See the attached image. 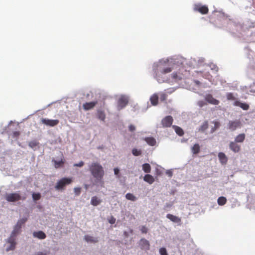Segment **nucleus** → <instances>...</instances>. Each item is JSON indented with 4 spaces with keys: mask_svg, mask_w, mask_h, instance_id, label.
Listing matches in <instances>:
<instances>
[{
    "mask_svg": "<svg viewBox=\"0 0 255 255\" xmlns=\"http://www.w3.org/2000/svg\"><path fill=\"white\" fill-rule=\"evenodd\" d=\"M89 170L92 176L96 179V181L99 182L103 186L104 183L103 178L105 172L102 165L97 162L92 163L89 166Z\"/></svg>",
    "mask_w": 255,
    "mask_h": 255,
    "instance_id": "f257e3e1",
    "label": "nucleus"
},
{
    "mask_svg": "<svg viewBox=\"0 0 255 255\" xmlns=\"http://www.w3.org/2000/svg\"><path fill=\"white\" fill-rule=\"evenodd\" d=\"M154 70L155 73V78L159 82L161 83L164 82V80L160 79L159 72H160L161 74H167L171 72L172 70V68L170 67L162 68L160 65H158L156 64L154 66Z\"/></svg>",
    "mask_w": 255,
    "mask_h": 255,
    "instance_id": "f03ea898",
    "label": "nucleus"
},
{
    "mask_svg": "<svg viewBox=\"0 0 255 255\" xmlns=\"http://www.w3.org/2000/svg\"><path fill=\"white\" fill-rule=\"evenodd\" d=\"M72 181V178H62L57 182L55 188L58 190H64V187L66 185L70 184Z\"/></svg>",
    "mask_w": 255,
    "mask_h": 255,
    "instance_id": "7ed1b4c3",
    "label": "nucleus"
},
{
    "mask_svg": "<svg viewBox=\"0 0 255 255\" xmlns=\"http://www.w3.org/2000/svg\"><path fill=\"white\" fill-rule=\"evenodd\" d=\"M25 199V197L22 198L20 194L17 193H9L5 196L6 200L10 202H16L20 200H24Z\"/></svg>",
    "mask_w": 255,
    "mask_h": 255,
    "instance_id": "20e7f679",
    "label": "nucleus"
},
{
    "mask_svg": "<svg viewBox=\"0 0 255 255\" xmlns=\"http://www.w3.org/2000/svg\"><path fill=\"white\" fill-rule=\"evenodd\" d=\"M242 125L240 120L230 121L228 124V128L232 131L235 130L238 128H241Z\"/></svg>",
    "mask_w": 255,
    "mask_h": 255,
    "instance_id": "39448f33",
    "label": "nucleus"
},
{
    "mask_svg": "<svg viewBox=\"0 0 255 255\" xmlns=\"http://www.w3.org/2000/svg\"><path fill=\"white\" fill-rule=\"evenodd\" d=\"M42 124L49 127H54L57 126L59 121L58 120H50L47 119H42L41 120Z\"/></svg>",
    "mask_w": 255,
    "mask_h": 255,
    "instance_id": "423d86ee",
    "label": "nucleus"
},
{
    "mask_svg": "<svg viewBox=\"0 0 255 255\" xmlns=\"http://www.w3.org/2000/svg\"><path fill=\"white\" fill-rule=\"evenodd\" d=\"M195 11H198L202 14H205L208 13L209 9L206 5H202L200 4H196L194 6Z\"/></svg>",
    "mask_w": 255,
    "mask_h": 255,
    "instance_id": "0eeeda50",
    "label": "nucleus"
},
{
    "mask_svg": "<svg viewBox=\"0 0 255 255\" xmlns=\"http://www.w3.org/2000/svg\"><path fill=\"white\" fill-rule=\"evenodd\" d=\"M173 121V120L172 117L170 116H168L162 119L161 121V124L162 125L163 127H170L172 125Z\"/></svg>",
    "mask_w": 255,
    "mask_h": 255,
    "instance_id": "6e6552de",
    "label": "nucleus"
},
{
    "mask_svg": "<svg viewBox=\"0 0 255 255\" xmlns=\"http://www.w3.org/2000/svg\"><path fill=\"white\" fill-rule=\"evenodd\" d=\"M230 149L235 153L239 152L241 150V146L236 141H231L229 144Z\"/></svg>",
    "mask_w": 255,
    "mask_h": 255,
    "instance_id": "1a4fd4ad",
    "label": "nucleus"
},
{
    "mask_svg": "<svg viewBox=\"0 0 255 255\" xmlns=\"http://www.w3.org/2000/svg\"><path fill=\"white\" fill-rule=\"evenodd\" d=\"M139 245L140 247V248L142 250H149V248H150L149 243L147 240H146L145 239H141L139 241Z\"/></svg>",
    "mask_w": 255,
    "mask_h": 255,
    "instance_id": "9d476101",
    "label": "nucleus"
},
{
    "mask_svg": "<svg viewBox=\"0 0 255 255\" xmlns=\"http://www.w3.org/2000/svg\"><path fill=\"white\" fill-rule=\"evenodd\" d=\"M7 242L9 243L10 245L6 249V251L8 252L9 251L14 250L16 245L15 238H9L7 239Z\"/></svg>",
    "mask_w": 255,
    "mask_h": 255,
    "instance_id": "9b49d317",
    "label": "nucleus"
},
{
    "mask_svg": "<svg viewBox=\"0 0 255 255\" xmlns=\"http://www.w3.org/2000/svg\"><path fill=\"white\" fill-rule=\"evenodd\" d=\"M166 217H167V218L169 219L171 221L173 222V223H177L179 225L181 224V218L177 216H174L171 214H168L166 215Z\"/></svg>",
    "mask_w": 255,
    "mask_h": 255,
    "instance_id": "f8f14e48",
    "label": "nucleus"
},
{
    "mask_svg": "<svg viewBox=\"0 0 255 255\" xmlns=\"http://www.w3.org/2000/svg\"><path fill=\"white\" fill-rule=\"evenodd\" d=\"M97 103V101L85 103L83 105V108L86 111L90 110L93 109Z\"/></svg>",
    "mask_w": 255,
    "mask_h": 255,
    "instance_id": "ddd939ff",
    "label": "nucleus"
},
{
    "mask_svg": "<svg viewBox=\"0 0 255 255\" xmlns=\"http://www.w3.org/2000/svg\"><path fill=\"white\" fill-rule=\"evenodd\" d=\"M128 99L125 97H121L118 100V106L121 109H122L126 106L128 103Z\"/></svg>",
    "mask_w": 255,
    "mask_h": 255,
    "instance_id": "4468645a",
    "label": "nucleus"
},
{
    "mask_svg": "<svg viewBox=\"0 0 255 255\" xmlns=\"http://www.w3.org/2000/svg\"><path fill=\"white\" fill-rule=\"evenodd\" d=\"M171 77L175 81H178L183 78V74L180 72H175L171 74Z\"/></svg>",
    "mask_w": 255,
    "mask_h": 255,
    "instance_id": "2eb2a0df",
    "label": "nucleus"
},
{
    "mask_svg": "<svg viewBox=\"0 0 255 255\" xmlns=\"http://www.w3.org/2000/svg\"><path fill=\"white\" fill-rule=\"evenodd\" d=\"M205 99L208 103L213 105H217L219 103V101L213 98L211 95L206 96Z\"/></svg>",
    "mask_w": 255,
    "mask_h": 255,
    "instance_id": "dca6fc26",
    "label": "nucleus"
},
{
    "mask_svg": "<svg viewBox=\"0 0 255 255\" xmlns=\"http://www.w3.org/2000/svg\"><path fill=\"white\" fill-rule=\"evenodd\" d=\"M218 157L222 164H226L228 162V158L223 152H219L218 153Z\"/></svg>",
    "mask_w": 255,
    "mask_h": 255,
    "instance_id": "f3484780",
    "label": "nucleus"
},
{
    "mask_svg": "<svg viewBox=\"0 0 255 255\" xmlns=\"http://www.w3.org/2000/svg\"><path fill=\"white\" fill-rule=\"evenodd\" d=\"M33 236L34 238L41 240L44 239L46 237L45 234L41 231L33 232Z\"/></svg>",
    "mask_w": 255,
    "mask_h": 255,
    "instance_id": "a211bd4d",
    "label": "nucleus"
},
{
    "mask_svg": "<svg viewBox=\"0 0 255 255\" xmlns=\"http://www.w3.org/2000/svg\"><path fill=\"white\" fill-rule=\"evenodd\" d=\"M101 202L102 200L97 196H93L91 200V204L94 206H98Z\"/></svg>",
    "mask_w": 255,
    "mask_h": 255,
    "instance_id": "6ab92c4d",
    "label": "nucleus"
},
{
    "mask_svg": "<svg viewBox=\"0 0 255 255\" xmlns=\"http://www.w3.org/2000/svg\"><path fill=\"white\" fill-rule=\"evenodd\" d=\"M191 149L193 154H197L200 152V146L198 143H196L193 145Z\"/></svg>",
    "mask_w": 255,
    "mask_h": 255,
    "instance_id": "aec40b11",
    "label": "nucleus"
},
{
    "mask_svg": "<svg viewBox=\"0 0 255 255\" xmlns=\"http://www.w3.org/2000/svg\"><path fill=\"white\" fill-rule=\"evenodd\" d=\"M84 239L85 241L87 242H90L93 243H96L98 242V240L97 238H94L93 237L86 235L84 237Z\"/></svg>",
    "mask_w": 255,
    "mask_h": 255,
    "instance_id": "412c9836",
    "label": "nucleus"
},
{
    "mask_svg": "<svg viewBox=\"0 0 255 255\" xmlns=\"http://www.w3.org/2000/svg\"><path fill=\"white\" fill-rule=\"evenodd\" d=\"M143 179L145 181L147 182L150 184H152L154 181L153 177L152 175L148 174L144 176Z\"/></svg>",
    "mask_w": 255,
    "mask_h": 255,
    "instance_id": "4be33fe9",
    "label": "nucleus"
},
{
    "mask_svg": "<svg viewBox=\"0 0 255 255\" xmlns=\"http://www.w3.org/2000/svg\"><path fill=\"white\" fill-rule=\"evenodd\" d=\"M97 118L102 121H104L106 119V115L104 111L98 110L97 114Z\"/></svg>",
    "mask_w": 255,
    "mask_h": 255,
    "instance_id": "5701e85b",
    "label": "nucleus"
},
{
    "mask_svg": "<svg viewBox=\"0 0 255 255\" xmlns=\"http://www.w3.org/2000/svg\"><path fill=\"white\" fill-rule=\"evenodd\" d=\"M145 141L148 144L151 146H154L156 144L155 139L152 137H146Z\"/></svg>",
    "mask_w": 255,
    "mask_h": 255,
    "instance_id": "b1692460",
    "label": "nucleus"
},
{
    "mask_svg": "<svg viewBox=\"0 0 255 255\" xmlns=\"http://www.w3.org/2000/svg\"><path fill=\"white\" fill-rule=\"evenodd\" d=\"M245 134L244 133H241L238 135L235 139V141L237 142H243L245 139Z\"/></svg>",
    "mask_w": 255,
    "mask_h": 255,
    "instance_id": "393cba45",
    "label": "nucleus"
},
{
    "mask_svg": "<svg viewBox=\"0 0 255 255\" xmlns=\"http://www.w3.org/2000/svg\"><path fill=\"white\" fill-rule=\"evenodd\" d=\"M52 162L54 163L55 168H58L62 167L64 163V161L61 159L60 161H56L55 159H52Z\"/></svg>",
    "mask_w": 255,
    "mask_h": 255,
    "instance_id": "a878e982",
    "label": "nucleus"
},
{
    "mask_svg": "<svg viewBox=\"0 0 255 255\" xmlns=\"http://www.w3.org/2000/svg\"><path fill=\"white\" fill-rule=\"evenodd\" d=\"M173 128L174 129L176 133L179 136H182L184 134L183 130L179 127L173 126Z\"/></svg>",
    "mask_w": 255,
    "mask_h": 255,
    "instance_id": "bb28decb",
    "label": "nucleus"
},
{
    "mask_svg": "<svg viewBox=\"0 0 255 255\" xmlns=\"http://www.w3.org/2000/svg\"><path fill=\"white\" fill-rule=\"evenodd\" d=\"M150 102L152 105L155 106L158 104V97L157 95H153L150 97Z\"/></svg>",
    "mask_w": 255,
    "mask_h": 255,
    "instance_id": "cd10ccee",
    "label": "nucleus"
},
{
    "mask_svg": "<svg viewBox=\"0 0 255 255\" xmlns=\"http://www.w3.org/2000/svg\"><path fill=\"white\" fill-rule=\"evenodd\" d=\"M142 169L145 173H150L151 171V166L148 163H144L142 165Z\"/></svg>",
    "mask_w": 255,
    "mask_h": 255,
    "instance_id": "c85d7f7f",
    "label": "nucleus"
},
{
    "mask_svg": "<svg viewBox=\"0 0 255 255\" xmlns=\"http://www.w3.org/2000/svg\"><path fill=\"white\" fill-rule=\"evenodd\" d=\"M218 204L219 205H221V206H223V205H224L226 202H227V199L225 197H220L218 199Z\"/></svg>",
    "mask_w": 255,
    "mask_h": 255,
    "instance_id": "c756f323",
    "label": "nucleus"
},
{
    "mask_svg": "<svg viewBox=\"0 0 255 255\" xmlns=\"http://www.w3.org/2000/svg\"><path fill=\"white\" fill-rule=\"evenodd\" d=\"M126 198L127 200H130L132 201H135L137 198L132 194L128 193L126 195Z\"/></svg>",
    "mask_w": 255,
    "mask_h": 255,
    "instance_id": "7c9ffc66",
    "label": "nucleus"
},
{
    "mask_svg": "<svg viewBox=\"0 0 255 255\" xmlns=\"http://www.w3.org/2000/svg\"><path fill=\"white\" fill-rule=\"evenodd\" d=\"M208 128V123L207 121H205L203 124L200 126L199 130L201 131H204Z\"/></svg>",
    "mask_w": 255,
    "mask_h": 255,
    "instance_id": "2f4dec72",
    "label": "nucleus"
},
{
    "mask_svg": "<svg viewBox=\"0 0 255 255\" xmlns=\"http://www.w3.org/2000/svg\"><path fill=\"white\" fill-rule=\"evenodd\" d=\"M20 230L15 226L9 238H15L16 236L20 232Z\"/></svg>",
    "mask_w": 255,
    "mask_h": 255,
    "instance_id": "473e14b6",
    "label": "nucleus"
},
{
    "mask_svg": "<svg viewBox=\"0 0 255 255\" xmlns=\"http://www.w3.org/2000/svg\"><path fill=\"white\" fill-rule=\"evenodd\" d=\"M236 105L240 106L244 110H248L249 109V105L246 103L238 102V104H237Z\"/></svg>",
    "mask_w": 255,
    "mask_h": 255,
    "instance_id": "72a5a7b5",
    "label": "nucleus"
},
{
    "mask_svg": "<svg viewBox=\"0 0 255 255\" xmlns=\"http://www.w3.org/2000/svg\"><path fill=\"white\" fill-rule=\"evenodd\" d=\"M132 153L134 156H139L141 154L142 151L140 149H137L136 148H133L132 150Z\"/></svg>",
    "mask_w": 255,
    "mask_h": 255,
    "instance_id": "f704fd0d",
    "label": "nucleus"
},
{
    "mask_svg": "<svg viewBox=\"0 0 255 255\" xmlns=\"http://www.w3.org/2000/svg\"><path fill=\"white\" fill-rule=\"evenodd\" d=\"M32 198L34 201L39 200L41 198V194L39 193H33L32 195Z\"/></svg>",
    "mask_w": 255,
    "mask_h": 255,
    "instance_id": "c9c22d12",
    "label": "nucleus"
},
{
    "mask_svg": "<svg viewBox=\"0 0 255 255\" xmlns=\"http://www.w3.org/2000/svg\"><path fill=\"white\" fill-rule=\"evenodd\" d=\"M27 220L26 218L20 219L17 221L16 224L21 227L26 222Z\"/></svg>",
    "mask_w": 255,
    "mask_h": 255,
    "instance_id": "e433bc0d",
    "label": "nucleus"
},
{
    "mask_svg": "<svg viewBox=\"0 0 255 255\" xmlns=\"http://www.w3.org/2000/svg\"><path fill=\"white\" fill-rule=\"evenodd\" d=\"M159 253L160 255H168L165 248H161L159 250Z\"/></svg>",
    "mask_w": 255,
    "mask_h": 255,
    "instance_id": "4c0bfd02",
    "label": "nucleus"
},
{
    "mask_svg": "<svg viewBox=\"0 0 255 255\" xmlns=\"http://www.w3.org/2000/svg\"><path fill=\"white\" fill-rule=\"evenodd\" d=\"M167 95L165 93H161L160 95V99L161 101H164L166 100Z\"/></svg>",
    "mask_w": 255,
    "mask_h": 255,
    "instance_id": "58836bf2",
    "label": "nucleus"
},
{
    "mask_svg": "<svg viewBox=\"0 0 255 255\" xmlns=\"http://www.w3.org/2000/svg\"><path fill=\"white\" fill-rule=\"evenodd\" d=\"M74 193L76 195L78 196L80 195L81 191V188L80 187H75L74 189Z\"/></svg>",
    "mask_w": 255,
    "mask_h": 255,
    "instance_id": "ea45409f",
    "label": "nucleus"
},
{
    "mask_svg": "<svg viewBox=\"0 0 255 255\" xmlns=\"http://www.w3.org/2000/svg\"><path fill=\"white\" fill-rule=\"evenodd\" d=\"M140 230L141 233L143 234H146L148 231L147 228L144 226H141Z\"/></svg>",
    "mask_w": 255,
    "mask_h": 255,
    "instance_id": "a19ab883",
    "label": "nucleus"
},
{
    "mask_svg": "<svg viewBox=\"0 0 255 255\" xmlns=\"http://www.w3.org/2000/svg\"><path fill=\"white\" fill-rule=\"evenodd\" d=\"M38 144V143L35 141H30L29 143V146L31 147V148H33L37 146Z\"/></svg>",
    "mask_w": 255,
    "mask_h": 255,
    "instance_id": "79ce46f5",
    "label": "nucleus"
},
{
    "mask_svg": "<svg viewBox=\"0 0 255 255\" xmlns=\"http://www.w3.org/2000/svg\"><path fill=\"white\" fill-rule=\"evenodd\" d=\"M228 100H234L235 98L233 94L231 93H228L227 95Z\"/></svg>",
    "mask_w": 255,
    "mask_h": 255,
    "instance_id": "37998d69",
    "label": "nucleus"
},
{
    "mask_svg": "<svg viewBox=\"0 0 255 255\" xmlns=\"http://www.w3.org/2000/svg\"><path fill=\"white\" fill-rule=\"evenodd\" d=\"M84 162L81 161L80 162H79L78 163L74 164V166L82 167L84 165Z\"/></svg>",
    "mask_w": 255,
    "mask_h": 255,
    "instance_id": "c03bdc74",
    "label": "nucleus"
},
{
    "mask_svg": "<svg viewBox=\"0 0 255 255\" xmlns=\"http://www.w3.org/2000/svg\"><path fill=\"white\" fill-rule=\"evenodd\" d=\"M109 222L111 224H114L116 222V219L114 217L112 216L109 220Z\"/></svg>",
    "mask_w": 255,
    "mask_h": 255,
    "instance_id": "a18cd8bd",
    "label": "nucleus"
},
{
    "mask_svg": "<svg viewBox=\"0 0 255 255\" xmlns=\"http://www.w3.org/2000/svg\"><path fill=\"white\" fill-rule=\"evenodd\" d=\"M129 130L130 131H133L135 129V127L133 125H130L128 127Z\"/></svg>",
    "mask_w": 255,
    "mask_h": 255,
    "instance_id": "49530a36",
    "label": "nucleus"
},
{
    "mask_svg": "<svg viewBox=\"0 0 255 255\" xmlns=\"http://www.w3.org/2000/svg\"><path fill=\"white\" fill-rule=\"evenodd\" d=\"M213 123L214 124V128L217 129L219 128L220 126V124L218 122H214Z\"/></svg>",
    "mask_w": 255,
    "mask_h": 255,
    "instance_id": "de8ad7c7",
    "label": "nucleus"
},
{
    "mask_svg": "<svg viewBox=\"0 0 255 255\" xmlns=\"http://www.w3.org/2000/svg\"><path fill=\"white\" fill-rule=\"evenodd\" d=\"M114 173L116 175H118L120 172V170L118 168H115L114 169Z\"/></svg>",
    "mask_w": 255,
    "mask_h": 255,
    "instance_id": "09e8293b",
    "label": "nucleus"
},
{
    "mask_svg": "<svg viewBox=\"0 0 255 255\" xmlns=\"http://www.w3.org/2000/svg\"><path fill=\"white\" fill-rule=\"evenodd\" d=\"M20 133L19 131H14L13 133V137H17L19 135Z\"/></svg>",
    "mask_w": 255,
    "mask_h": 255,
    "instance_id": "8fccbe9b",
    "label": "nucleus"
},
{
    "mask_svg": "<svg viewBox=\"0 0 255 255\" xmlns=\"http://www.w3.org/2000/svg\"><path fill=\"white\" fill-rule=\"evenodd\" d=\"M36 255H46V254L42 252H39Z\"/></svg>",
    "mask_w": 255,
    "mask_h": 255,
    "instance_id": "3c124183",
    "label": "nucleus"
},
{
    "mask_svg": "<svg viewBox=\"0 0 255 255\" xmlns=\"http://www.w3.org/2000/svg\"><path fill=\"white\" fill-rule=\"evenodd\" d=\"M194 83L197 85H199L200 84V81H198V80H194Z\"/></svg>",
    "mask_w": 255,
    "mask_h": 255,
    "instance_id": "603ef678",
    "label": "nucleus"
},
{
    "mask_svg": "<svg viewBox=\"0 0 255 255\" xmlns=\"http://www.w3.org/2000/svg\"><path fill=\"white\" fill-rule=\"evenodd\" d=\"M198 104L200 107H202L204 105V102L203 101L199 102Z\"/></svg>",
    "mask_w": 255,
    "mask_h": 255,
    "instance_id": "864d4df0",
    "label": "nucleus"
},
{
    "mask_svg": "<svg viewBox=\"0 0 255 255\" xmlns=\"http://www.w3.org/2000/svg\"><path fill=\"white\" fill-rule=\"evenodd\" d=\"M15 227L16 228H17V229H19L20 230L21 228V226H20L19 225H17V224H16V225L15 226Z\"/></svg>",
    "mask_w": 255,
    "mask_h": 255,
    "instance_id": "5fc2aeb1",
    "label": "nucleus"
},
{
    "mask_svg": "<svg viewBox=\"0 0 255 255\" xmlns=\"http://www.w3.org/2000/svg\"><path fill=\"white\" fill-rule=\"evenodd\" d=\"M167 174H168V175L170 177L172 176V175L171 172H167Z\"/></svg>",
    "mask_w": 255,
    "mask_h": 255,
    "instance_id": "6e6d98bb",
    "label": "nucleus"
},
{
    "mask_svg": "<svg viewBox=\"0 0 255 255\" xmlns=\"http://www.w3.org/2000/svg\"><path fill=\"white\" fill-rule=\"evenodd\" d=\"M173 91H168L167 93L168 94H171L172 92H173Z\"/></svg>",
    "mask_w": 255,
    "mask_h": 255,
    "instance_id": "4d7b16f0",
    "label": "nucleus"
}]
</instances>
